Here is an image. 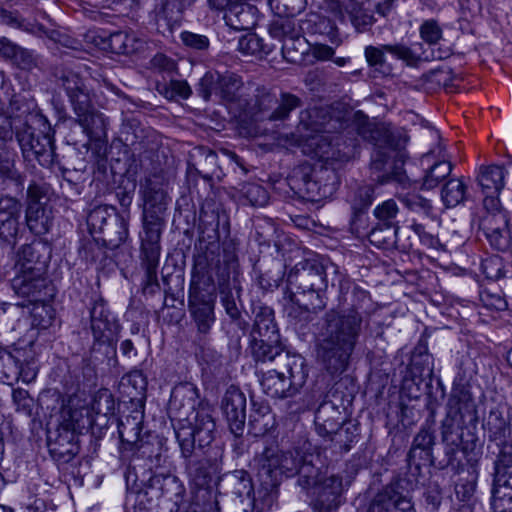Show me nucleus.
Listing matches in <instances>:
<instances>
[{
    "mask_svg": "<svg viewBox=\"0 0 512 512\" xmlns=\"http://www.w3.org/2000/svg\"><path fill=\"white\" fill-rule=\"evenodd\" d=\"M485 429L488 433L489 440L499 441L500 444H504L507 437L512 434L509 423L504 418L502 412L497 409L489 412Z\"/></svg>",
    "mask_w": 512,
    "mask_h": 512,
    "instance_id": "obj_33",
    "label": "nucleus"
},
{
    "mask_svg": "<svg viewBox=\"0 0 512 512\" xmlns=\"http://www.w3.org/2000/svg\"><path fill=\"white\" fill-rule=\"evenodd\" d=\"M11 286L14 292L22 297L40 300L42 291L47 287V279L42 268H34L29 272L14 271Z\"/></svg>",
    "mask_w": 512,
    "mask_h": 512,
    "instance_id": "obj_19",
    "label": "nucleus"
},
{
    "mask_svg": "<svg viewBox=\"0 0 512 512\" xmlns=\"http://www.w3.org/2000/svg\"><path fill=\"white\" fill-rule=\"evenodd\" d=\"M412 505L409 499L396 493L377 495L371 502L367 512H409Z\"/></svg>",
    "mask_w": 512,
    "mask_h": 512,
    "instance_id": "obj_29",
    "label": "nucleus"
},
{
    "mask_svg": "<svg viewBox=\"0 0 512 512\" xmlns=\"http://www.w3.org/2000/svg\"><path fill=\"white\" fill-rule=\"evenodd\" d=\"M500 488L512 490V454L501 453L495 463L494 495L500 493Z\"/></svg>",
    "mask_w": 512,
    "mask_h": 512,
    "instance_id": "obj_34",
    "label": "nucleus"
},
{
    "mask_svg": "<svg viewBox=\"0 0 512 512\" xmlns=\"http://www.w3.org/2000/svg\"><path fill=\"white\" fill-rule=\"evenodd\" d=\"M353 112L340 111L336 107H314L302 111L300 126L314 147L316 157L325 163L346 162L354 153V144L343 141L340 131L350 126Z\"/></svg>",
    "mask_w": 512,
    "mask_h": 512,
    "instance_id": "obj_2",
    "label": "nucleus"
},
{
    "mask_svg": "<svg viewBox=\"0 0 512 512\" xmlns=\"http://www.w3.org/2000/svg\"><path fill=\"white\" fill-rule=\"evenodd\" d=\"M23 204L9 194L0 196V241L14 246L20 231Z\"/></svg>",
    "mask_w": 512,
    "mask_h": 512,
    "instance_id": "obj_15",
    "label": "nucleus"
},
{
    "mask_svg": "<svg viewBox=\"0 0 512 512\" xmlns=\"http://www.w3.org/2000/svg\"><path fill=\"white\" fill-rule=\"evenodd\" d=\"M47 192V184L31 181L26 190V206L43 205L41 200L47 195Z\"/></svg>",
    "mask_w": 512,
    "mask_h": 512,
    "instance_id": "obj_56",
    "label": "nucleus"
},
{
    "mask_svg": "<svg viewBox=\"0 0 512 512\" xmlns=\"http://www.w3.org/2000/svg\"><path fill=\"white\" fill-rule=\"evenodd\" d=\"M243 197L252 206H264L267 204L269 196L265 188L258 184L247 183L241 189Z\"/></svg>",
    "mask_w": 512,
    "mask_h": 512,
    "instance_id": "obj_50",
    "label": "nucleus"
},
{
    "mask_svg": "<svg viewBox=\"0 0 512 512\" xmlns=\"http://www.w3.org/2000/svg\"><path fill=\"white\" fill-rule=\"evenodd\" d=\"M153 219L144 218L143 232L140 234L141 261H159L161 254V233L164 227V220H160L157 216Z\"/></svg>",
    "mask_w": 512,
    "mask_h": 512,
    "instance_id": "obj_18",
    "label": "nucleus"
},
{
    "mask_svg": "<svg viewBox=\"0 0 512 512\" xmlns=\"http://www.w3.org/2000/svg\"><path fill=\"white\" fill-rule=\"evenodd\" d=\"M221 406L230 431L236 437L241 436L246 419V397L244 393L234 386L229 387L223 396Z\"/></svg>",
    "mask_w": 512,
    "mask_h": 512,
    "instance_id": "obj_16",
    "label": "nucleus"
},
{
    "mask_svg": "<svg viewBox=\"0 0 512 512\" xmlns=\"http://www.w3.org/2000/svg\"><path fill=\"white\" fill-rule=\"evenodd\" d=\"M307 464L316 465L312 454L300 455L297 450L281 452L280 476L291 477L297 474L299 476L298 483L301 486V470Z\"/></svg>",
    "mask_w": 512,
    "mask_h": 512,
    "instance_id": "obj_30",
    "label": "nucleus"
},
{
    "mask_svg": "<svg viewBox=\"0 0 512 512\" xmlns=\"http://www.w3.org/2000/svg\"><path fill=\"white\" fill-rule=\"evenodd\" d=\"M275 32L279 31L283 39V49H290L294 47L295 43L302 45V40L300 37H295L293 34L294 23L290 19H283L275 23L274 26Z\"/></svg>",
    "mask_w": 512,
    "mask_h": 512,
    "instance_id": "obj_52",
    "label": "nucleus"
},
{
    "mask_svg": "<svg viewBox=\"0 0 512 512\" xmlns=\"http://www.w3.org/2000/svg\"><path fill=\"white\" fill-rule=\"evenodd\" d=\"M118 429L121 439L127 442L137 441L141 433L140 423L135 419L131 421L129 417L120 422Z\"/></svg>",
    "mask_w": 512,
    "mask_h": 512,
    "instance_id": "obj_58",
    "label": "nucleus"
},
{
    "mask_svg": "<svg viewBox=\"0 0 512 512\" xmlns=\"http://www.w3.org/2000/svg\"><path fill=\"white\" fill-rule=\"evenodd\" d=\"M357 437V427L349 423L344 426H340V428L330 436V440L335 449L348 452L351 445L357 441Z\"/></svg>",
    "mask_w": 512,
    "mask_h": 512,
    "instance_id": "obj_41",
    "label": "nucleus"
},
{
    "mask_svg": "<svg viewBox=\"0 0 512 512\" xmlns=\"http://www.w3.org/2000/svg\"><path fill=\"white\" fill-rule=\"evenodd\" d=\"M175 435L183 456L189 458L192 455V425L188 419L178 421Z\"/></svg>",
    "mask_w": 512,
    "mask_h": 512,
    "instance_id": "obj_45",
    "label": "nucleus"
},
{
    "mask_svg": "<svg viewBox=\"0 0 512 512\" xmlns=\"http://www.w3.org/2000/svg\"><path fill=\"white\" fill-rule=\"evenodd\" d=\"M434 439L433 432L430 428H421L413 440L412 447L408 454L409 460L414 462L417 458L429 459L434 445Z\"/></svg>",
    "mask_w": 512,
    "mask_h": 512,
    "instance_id": "obj_36",
    "label": "nucleus"
},
{
    "mask_svg": "<svg viewBox=\"0 0 512 512\" xmlns=\"http://www.w3.org/2000/svg\"><path fill=\"white\" fill-rule=\"evenodd\" d=\"M250 424L254 428L256 434H265L274 425V418L270 414L251 415Z\"/></svg>",
    "mask_w": 512,
    "mask_h": 512,
    "instance_id": "obj_59",
    "label": "nucleus"
},
{
    "mask_svg": "<svg viewBox=\"0 0 512 512\" xmlns=\"http://www.w3.org/2000/svg\"><path fill=\"white\" fill-rule=\"evenodd\" d=\"M212 406L208 402H201L194 420V444L198 442L200 448L208 446L214 438L215 422L212 417Z\"/></svg>",
    "mask_w": 512,
    "mask_h": 512,
    "instance_id": "obj_21",
    "label": "nucleus"
},
{
    "mask_svg": "<svg viewBox=\"0 0 512 512\" xmlns=\"http://www.w3.org/2000/svg\"><path fill=\"white\" fill-rule=\"evenodd\" d=\"M39 267L45 272V264L40 261L36 246L32 244L23 245L16 254L14 271L29 272Z\"/></svg>",
    "mask_w": 512,
    "mask_h": 512,
    "instance_id": "obj_35",
    "label": "nucleus"
},
{
    "mask_svg": "<svg viewBox=\"0 0 512 512\" xmlns=\"http://www.w3.org/2000/svg\"><path fill=\"white\" fill-rule=\"evenodd\" d=\"M385 52L391 54L395 59L405 62L408 66H416L421 57L409 46L403 43L385 44L379 47L366 46L364 55L369 66H383L385 63Z\"/></svg>",
    "mask_w": 512,
    "mask_h": 512,
    "instance_id": "obj_17",
    "label": "nucleus"
},
{
    "mask_svg": "<svg viewBox=\"0 0 512 512\" xmlns=\"http://www.w3.org/2000/svg\"><path fill=\"white\" fill-rule=\"evenodd\" d=\"M76 115L77 123L91 141H103L107 136V119L94 109L91 93L85 80L72 69H63L57 75Z\"/></svg>",
    "mask_w": 512,
    "mask_h": 512,
    "instance_id": "obj_3",
    "label": "nucleus"
},
{
    "mask_svg": "<svg viewBox=\"0 0 512 512\" xmlns=\"http://www.w3.org/2000/svg\"><path fill=\"white\" fill-rule=\"evenodd\" d=\"M282 365L263 372L260 385L271 398L284 399L295 396L305 384L308 371L300 355H282Z\"/></svg>",
    "mask_w": 512,
    "mask_h": 512,
    "instance_id": "obj_5",
    "label": "nucleus"
},
{
    "mask_svg": "<svg viewBox=\"0 0 512 512\" xmlns=\"http://www.w3.org/2000/svg\"><path fill=\"white\" fill-rule=\"evenodd\" d=\"M397 233L398 228H391L378 223L377 226L369 232L368 239L371 244L381 248L395 243Z\"/></svg>",
    "mask_w": 512,
    "mask_h": 512,
    "instance_id": "obj_44",
    "label": "nucleus"
},
{
    "mask_svg": "<svg viewBox=\"0 0 512 512\" xmlns=\"http://www.w3.org/2000/svg\"><path fill=\"white\" fill-rule=\"evenodd\" d=\"M90 329L94 338L93 351L104 347L106 356L115 352L120 325L100 296L93 300L90 308Z\"/></svg>",
    "mask_w": 512,
    "mask_h": 512,
    "instance_id": "obj_6",
    "label": "nucleus"
},
{
    "mask_svg": "<svg viewBox=\"0 0 512 512\" xmlns=\"http://www.w3.org/2000/svg\"><path fill=\"white\" fill-rule=\"evenodd\" d=\"M422 165H426L422 178V189L430 190L442 183L452 171L449 155L442 143L429 150L422 156Z\"/></svg>",
    "mask_w": 512,
    "mask_h": 512,
    "instance_id": "obj_14",
    "label": "nucleus"
},
{
    "mask_svg": "<svg viewBox=\"0 0 512 512\" xmlns=\"http://www.w3.org/2000/svg\"><path fill=\"white\" fill-rule=\"evenodd\" d=\"M0 174L13 181L18 187L23 188L25 177L9 161L0 162Z\"/></svg>",
    "mask_w": 512,
    "mask_h": 512,
    "instance_id": "obj_62",
    "label": "nucleus"
},
{
    "mask_svg": "<svg viewBox=\"0 0 512 512\" xmlns=\"http://www.w3.org/2000/svg\"><path fill=\"white\" fill-rule=\"evenodd\" d=\"M49 451L52 457L62 463L70 462L79 452L77 442L70 444L50 445Z\"/></svg>",
    "mask_w": 512,
    "mask_h": 512,
    "instance_id": "obj_53",
    "label": "nucleus"
},
{
    "mask_svg": "<svg viewBox=\"0 0 512 512\" xmlns=\"http://www.w3.org/2000/svg\"><path fill=\"white\" fill-rule=\"evenodd\" d=\"M11 59L24 70H31L38 65V56L33 51L20 46H17Z\"/></svg>",
    "mask_w": 512,
    "mask_h": 512,
    "instance_id": "obj_54",
    "label": "nucleus"
},
{
    "mask_svg": "<svg viewBox=\"0 0 512 512\" xmlns=\"http://www.w3.org/2000/svg\"><path fill=\"white\" fill-rule=\"evenodd\" d=\"M327 173H329L328 178H331L333 181L332 183L328 184L325 183L323 185H319L317 180L314 179H308L305 182L306 191L308 194V197L313 200H318L321 198H326L335 191L336 189V176L333 171H328L326 169Z\"/></svg>",
    "mask_w": 512,
    "mask_h": 512,
    "instance_id": "obj_43",
    "label": "nucleus"
},
{
    "mask_svg": "<svg viewBox=\"0 0 512 512\" xmlns=\"http://www.w3.org/2000/svg\"><path fill=\"white\" fill-rule=\"evenodd\" d=\"M411 228L419 236L420 241L427 247H435L438 243V239L433 234L427 232L424 225L414 222Z\"/></svg>",
    "mask_w": 512,
    "mask_h": 512,
    "instance_id": "obj_64",
    "label": "nucleus"
},
{
    "mask_svg": "<svg viewBox=\"0 0 512 512\" xmlns=\"http://www.w3.org/2000/svg\"><path fill=\"white\" fill-rule=\"evenodd\" d=\"M353 307L343 311L330 310L325 315V328L318 343V357L330 374H341L348 368L362 332L359 310L369 302L366 291L353 290Z\"/></svg>",
    "mask_w": 512,
    "mask_h": 512,
    "instance_id": "obj_1",
    "label": "nucleus"
},
{
    "mask_svg": "<svg viewBox=\"0 0 512 512\" xmlns=\"http://www.w3.org/2000/svg\"><path fill=\"white\" fill-rule=\"evenodd\" d=\"M255 461L259 467V476L265 479L266 483L274 486L280 477L281 451L276 445L266 446L256 456Z\"/></svg>",
    "mask_w": 512,
    "mask_h": 512,
    "instance_id": "obj_20",
    "label": "nucleus"
},
{
    "mask_svg": "<svg viewBox=\"0 0 512 512\" xmlns=\"http://www.w3.org/2000/svg\"><path fill=\"white\" fill-rule=\"evenodd\" d=\"M454 416L449 412L442 422V439L450 447L449 452H455L461 444V434L455 428Z\"/></svg>",
    "mask_w": 512,
    "mask_h": 512,
    "instance_id": "obj_48",
    "label": "nucleus"
},
{
    "mask_svg": "<svg viewBox=\"0 0 512 512\" xmlns=\"http://www.w3.org/2000/svg\"><path fill=\"white\" fill-rule=\"evenodd\" d=\"M129 213L118 214L112 206L95 207L87 217L92 232L103 234V240L112 247H118L128 237Z\"/></svg>",
    "mask_w": 512,
    "mask_h": 512,
    "instance_id": "obj_7",
    "label": "nucleus"
},
{
    "mask_svg": "<svg viewBox=\"0 0 512 512\" xmlns=\"http://www.w3.org/2000/svg\"><path fill=\"white\" fill-rule=\"evenodd\" d=\"M301 486L311 489L310 506L314 512H334L344 502L343 495L353 477L346 471L328 474L316 465H305L301 470Z\"/></svg>",
    "mask_w": 512,
    "mask_h": 512,
    "instance_id": "obj_4",
    "label": "nucleus"
},
{
    "mask_svg": "<svg viewBox=\"0 0 512 512\" xmlns=\"http://www.w3.org/2000/svg\"><path fill=\"white\" fill-rule=\"evenodd\" d=\"M219 216L212 202H206L200 210L199 242L212 244L218 240Z\"/></svg>",
    "mask_w": 512,
    "mask_h": 512,
    "instance_id": "obj_25",
    "label": "nucleus"
},
{
    "mask_svg": "<svg viewBox=\"0 0 512 512\" xmlns=\"http://www.w3.org/2000/svg\"><path fill=\"white\" fill-rule=\"evenodd\" d=\"M159 261L149 262L141 261V267L144 270V275L141 282L142 292L144 295L153 296L161 290L165 295L179 296L183 294L184 290V275L183 271L179 268L169 272L167 262L162 268V285L158 281L157 269Z\"/></svg>",
    "mask_w": 512,
    "mask_h": 512,
    "instance_id": "obj_11",
    "label": "nucleus"
},
{
    "mask_svg": "<svg viewBox=\"0 0 512 512\" xmlns=\"http://www.w3.org/2000/svg\"><path fill=\"white\" fill-rule=\"evenodd\" d=\"M278 341H268V338L252 339V353L257 361H275L277 365H282V355H291L289 352L283 351Z\"/></svg>",
    "mask_w": 512,
    "mask_h": 512,
    "instance_id": "obj_28",
    "label": "nucleus"
},
{
    "mask_svg": "<svg viewBox=\"0 0 512 512\" xmlns=\"http://www.w3.org/2000/svg\"><path fill=\"white\" fill-rule=\"evenodd\" d=\"M262 49V40L255 34L242 36L238 41V50L243 55H257Z\"/></svg>",
    "mask_w": 512,
    "mask_h": 512,
    "instance_id": "obj_57",
    "label": "nucleus"
},
{
    "mask_svg": "<svg viewBox=\"0 0 512 512\" xmlns=\"http://www.w3.org/2000/svg\"><path fill=\"white\" fill-rule=\"evenodd\" d=\"M467 186L461 179H450L444 185L441 198L448 208L456 207L466 198Z\"/></svg>",
    "mask_w": 512,
    "mask_h": 512,
    "instance_id": "obj_37",
    "label": "nucleus"
},
{
    "mask_svg": "<svg viewBox=\"0 0 512 512\" xmlns=\"http://www.w3.org/2000/svg\"><path fill=\"white\" fill-rule=\"evenodd\" d=\"M420 38L429 46H434L443 38V30L435 19H427L419 27Z\"/></svg>",
    "mask_w": 512,
    "mask_h": 512,
    "instance_id": "obj_47",
    "label": "nucleus"
},
{
    "mask_svg": "<svg viewBox=\"0 0 512 512\" xmlns=\"http://www.w3.org/2000/svg\"><path fill=\"white\" fill-rule=\"evenodd\" d=\"M504 264L499 256H491L481 263V270L487 279L498 280L503 276Z\"/></svg>",
    "mask_w": 512,
    "mask_h": 512,
    "instance_id": "obj_55",
    "label": "nucleus"
},
{
    "mask_svg": "<svg viewBox=\"0 0 512 512\" xmlns=\"http://www.w3.org/2000/svg\"><path fill=\"white\" fill-rule=\"evenodd\" d=\"M404 205L412 212L423 215L427 218H433V206L430 200L419 194H407L402 198Z\"/></svg>",
    "mask_w": 512,
    "mask_h": 512,
    "instance_id": "obj_46",
    "label": "nucleus"
},
{
    "mask_svg": "<svg viewBox=\"0 0 512 512\" xmlns=\"http://www.w3.org/2000/svg\"><path fill=\"white\" fill-rule=\"evenodd\" d=\"M223 75L216 71H208L199 81V95L206 101L212 96L220 100Z\"/></svg>",
    "mask_w": 512,
    "mask_h": 512,
    "instance_id": "obj_38",
    "label": "nucleus"
},
{
    "mask_svg": "<svg viewBox=\"0 0 512 512\" xmlns=\"http://www.w3.org/2000/svg\"><path fill=\"white\" fill-rule=\"evenodd\" d=\"M143 197L144 218L153 219V216H157L160 220H164L163 215L168 204L167 193L164 189L148 181L143 192Z\"/></svg>",
    "mask_w": 512,
    "mask_h": 512,
    "instance_id": "obj_23",
    "label": "nucleus"
},
{
    "mask_svg": "<svg viewBox=\"0 0 512 512\" xmlns=\"http://www.w3.org/2000/svg\"><path fill=\"white\" fill-rule=\"evenodd\" d=\"M25 221L32 233L37 235L49 232L52 218L44 205L26 206Z\"/></svg>",
    "mask_w": 512,
    "mask_h": 512,
    "instance_id": "obj_32",
    "label": "nucleus"
},
{
    "mask_svg": "<svg viewBox=\"0 0 512 512\" xmlns=\"http://www.w3.org/2000/svg\"><path fill=\"white\" fill-rule=\"evenodd\" d=\"M175 8V0H162L161 3L157 5L154 10L156 21H163L171 28H173L175 25H178V17H175L173 15Z\"/></svg>",
    "mask_w": 512,
    "mask_h": 512,
    "instance_id": "obj_51",
    "label": "nucleus"
},
{
    "mask_svg": "<svg viewBox=\"0 0 512 512\" xmlns=\"http://www.w3.org/2000/svg\"><path fill=\"white\" fill-rule=\"evenodd\" d=\"M276 103L275 97L262 89L256 95V107L251 119L255 121L265 119L271 121L285 120L292 110L300 106L301 101L293 94L283 93L278 106L272 112H269Z\"/></svg>",
    "mask_w": 512,
    "mask_h": 512,
    "instance_id": "obj_13",
    "label": "nucleus"
},
{
    "mask_svg": "<svg viewBox=\"0 0 512 512\" xmlns=\"http://www.w3.org/2000/svg\"><path fill=\"white\" fill-rule=\"evenodd\" d=\"M399 214V207L395 200L388 199L378 204L374 210L373 215L378 220V223L391 228H398L396 218Z\"/></svg>",
    "mask_w": 512,
    "mask_h": 512,
    "instance_id": "obj_39",
    "label": "nucleus"
},
{
    "mask_svg": "<svg viewBox=\"0 0 512 512\" xmlns=\"http://www.w3.org/2000/svg\"><path fill=\"white\" fill-rule=\"evenodd\" d=\"M268 338V341H278L279 335L274 322L273 311L268 307H261L256 313L252 329V338Z\"/></svg>",
    "mask_w": 512,
    "mask_h": 512,
    "instance_id": "obj_31",
    "label": "nucleus"
},
{
    "mask_svg": "<svg viewBox=\"0 0 512 512\" xmlns=\"http://www.w3.org/2000/svg\"><path fill=\"white\" fill-rule=\"evenodd\" d=\"M16 140L25 161H36L45 168H50L56 162L54 141L48 132L36 133L25 121L22 128L16 127Z\"/></svg>",
    "mask_w": 512,
    "mask_h": 512,
    "instance_id": "obj_8",
    "label": "nucleus"
},
{
    "mask_svg": "<svg viewBox=\"0 0 512 512\" xmlns=\"http://www.w3.org/2000/svg\"><path fill=\"white\" fill-rule=\"evenodd\" d=\"M287 282L295 285L296 294L309 295L308 302L303 303L306 310H319L325 306L324 291L328 286L325 269L322 265H311L301 272L289 273Z\"/></svg>",
    "mask_w": 512,
    "mask_h": 512,
    "instance_id": "obj_10",
    "label": "nucleus"
},
{
    "mask_svg": "<svg viewBox=\"0 0 512 512\" xmlns=\"http://www.w3.org/2000/svg\"><path fill=\"white\" fill-rule=\"evenodd\" d=\"M92 409L104 415L113 411V399L110 394H100L93 402Z\"/></svg>",
    "mask_w": 512,
    "mask_h": 512,
    "instance_id": "obj_63",
    "label": "nucleus"
},
{
    "mask_svg": "<svg viewBox=\"0 0 512 512\" xmlns=\"http://www.w3.org/2000/svg\"><path fill=\"white\" fill-rule=\"evenodd\" d=\"M253 9L254 7L250 5H240L239 9L237 7L231 9L230 14H226L225 18L235 29L248 30L254 25Z\"/></svg>",
    "mask_w": 512,
    "mask_h": 512,
    "instance_id": "obj_40",
    "label": "nucleus"
},
{
    "mask_svg": "<svg viewBox=\"0 0 512 512\" xmlns=\"http://www.w3.org/2000/svg\"><path fill=\"white\" fill-rule=\"evenodd\" d=\"M0 23L25 31H31V25L29 23L25 22L17 14L4 9H0Z\"/></svg>",
    "mask_w": 512,
    "mask_h": 512,
    "instance_id": "obj_60",
    "label": "nucleus"
},
{
    "mask_svg": "<svg viewBox=\"0 0 512 512\" xmlns=\"http://www.w3.org/2000/svg\"><path fill=\"white\" fill-rule=\"evenodd\" d=\"M342 423V413L334 404L324 402L318 407L315 413V425L320 436L330 438Z\"/></svg>",
    "mask_w": 512,
    "mask_h": 512,
    "instance_id": "obj_22",
    "label": "nucleus"
},
{
    "mask_svg": "<svg viewBox=\"0 0 512 512\" xmlns=\"http://www.w3.org/2000/svg\"><path fill=\"white\" fill-rule=\"evenodd\" d=\"M93 423L87 408H62L57 427L48 432V447L50 445L76 443L77 433L89 428Z\"/></svg>",
    "mask_w": 512,
    "mask_h": 512,
    "instance_id": "obj_12",
    "label": "nucleus"
},
{
    "mask_svg": "<svg viewBox=\"0 0 512 512\" xmlns=\"http://www.w3.org/2000/svg\"><path fill=\"white\" fill-rule=\"evenodd\" d=\"M487 225L491 227H499V229L508 228V216L507 212H497L487 214L481 223L482 229L487 230Z\"/></svg>",
    "mask_w": 512,
    "mask_h": 512,
    "instance_id": "obj_61",
    "label": "nucleus"
},
{
    "mask_svg": "<svg viewBox=\"0 0 512 512\" xmlns=\"http://www.w3.org/2000/svg\"><path fill=\"white\" fill-rule=\"evenodd\" d=\"M506 170L499 165L482 166L477 177L483 193L499 194L503 189Z\"/></svg>",
    "mask_w": 512,
    "mask_h": 512,
    "instance_id": "obj_27",
    "label": "nucleus"
},
{
    "mask_svg": "<svg viewBox=\"0 0 512 512\" xmlns=\"http://www.w3.org/2000/svg\"><path fill=\"white\" fill-rule=\"evenodd\" d=\"M374 188L370 185H363L356 188L349 196V202L354 214L364 211L373 202Z\"/></svg>",
    "mask_w": 512,
    "mask_h": 512,
    "instance_id": "obj_42",
    "label": "nucleus"
},
{
    "mask_svg": "<svg viewBox=\"0 0 512 512\" xmlns=\"http://www.w3.org/2000/svg\"><path fill=\"white\" fill-rule=\"evenodd\" d=\"M220 90V101L223 102L236 117L251 118L256 107V100L252 96L260 89L255 88L251 83H244L242 78L233 73H226L222 79Z\"/></svg>",
    "mask_w": 512,
    "mask_h": 512,
    "instance_id": "obj_9",
    "label": "nucleus"
},
{
    "mask_svg": "<svg viewBox=\"0 0 512 512\" xmlns=\"http://www.w3.org/2000/svg\"><path fill=\"white\" fill-rule=\"evenodd\" d=\"M196 287L194 286V322L197 324L198 331L205 334L209 331L214 322V302L215 286L209 283L206 290V297L200 303L196 304Z\"/></svg>",
    "mask_w": 512,
    "mask_h": 512,
    "instance_id": "obj_24",
    "label": "nucleus"
},
{
    "mask_svg": "<svg viewBox=\"0 0 512 512\" xmlns=\"http://www.w3.org/2000/svg\"><path fill=\"white\" fill-rule=\"evenodd\" d=\"M490 245L498 251H506L510 248V236L508 229H499L487 225V230H483Z\"/></svg>",
    "mask_w": 512,
    "mask_h": 512,
    "instance_id": "obj_49",
    "label": "nucleus"
},
{
    "mask_svg": "<svg viewBox=\"0 0 512 512\" xmlns=\"http://www.w3.org/2000/svg\"><path fill=\"white\" fill-rule=\"evenodd\" d=\"M109 45L114 53L129 55L143 51L146 42L134 32L117 31L110 35Z\"/></svg>",
    "mask_w": 512,
    "mask_h": 512,
    "instance_id": "obj_26",
    "label": "nucleus"
}]
</instances>
